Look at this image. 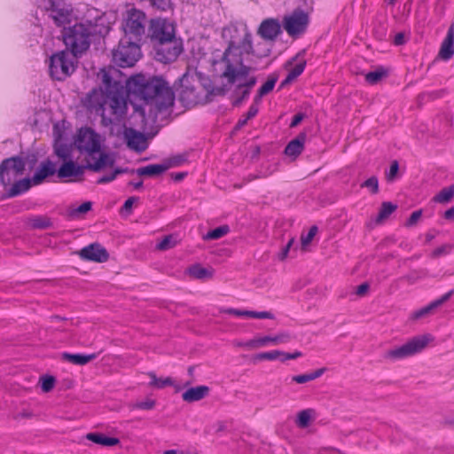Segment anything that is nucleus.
<instances>
[{
    "label": "nucleus",
    "instance_id": "obj_18",
    "mask_svg": "<svg viewBox=\"0 0 454 454\" xmlns=\"http://www.w3.org/2000/svg\"><path fill=\"white\" fill-rule=\"evenodd\" d=\"M292 340L291 334L286 332L279 333L277 335L271 336H263L259 338H254L246 341L244 344L246 348L248 349H257L262 347L267 346L269 343L279 344V343H287Z\"/></svg>",
    "mask_w": 454,
    "mask_h": 454
},
{
    "label": "nucleus",
    "instance_id": "obj_39",
    "mask_svg": "<svg viewBox=\"0 0 454 454\" xmlns=\"http://www.w3.org/2000/svg\"><path fill=\"white\" fill-rule=\"evenodd\" d=\"M34 229H48L52 226L51 220L47 216H35L30 220Z\"/></svg>",
    "mask_w": 454,
    "mask_h": 454
},
{
    "label": "nucleus",
    "instance_id": "obj_23",
    "mask_svg": "<svg viewBox=\"0 0 454 454\" xmlns=\"http://www.w3.org/2000/svg\"><path fill=\"white\" fill-rule=\"evenodd\" d=\"M56 172L55 164L51 160L43 161L31 178L33 184H42L47 177L53 176Z\"/></svg>",
    "mask_w": 454,
    "mask_h": 454
},
{
    "label": "nucleus",
    "instance_id": "obj_12",
    "mask_svg": "<svg viewBox=\"0 0 454 454\" xmlns=\"http://www.w3.org/2000/svg\"><path fill=\"white\" fill-rule=\"evenodd\" d=\"M153 48L155 51V59L165 64L176 60L183 51L182 42L176 35L173 38L154 44Z\"/></svg>",
    "mask_w": 454,
    "mask_h": 454
},
{
    "label": "nucleus",
    "instance_id": "obj_3",
    "mask_svg": "<svg viewBox=\"0 0 454 454\" xmlns=\"http://www.w3.org/2000/svg\"><path fill=\"white\" fill-rule=\"evenodd\" d=\"M114 160L107 153H101L98 159L93 162L86 160L85 165H79L73 159L63 161L57 171L59 178L80 177L83 175L85 169L98 172L106 167H113Z\"/></svg>",
    "mask_w": 454,
    "mask_h": 454
},
{
    "label": "nucleus",
    "instance_id": "obj_37",
    "mask_svg": "<svg viewBox=\"0 0 454 454\" xmlns=\"http://www.w3.org/2000/svg\"><path fill=\"white\" fill-rule=\"evenodd\" d=\"M281 355H283V351L280 350H272L269 352H262L258 353L254 356L253 362L256 363L262 360H276L280 359L281 360Z\"/></svg>",
    "mask_w": 454,
    "mask_h": 454
},
{
    "label": "nucleus",
    "instance_id": "obj_34",
    "mask_svg": "<svg viewBox=\"0 0 454 454\" xmlns=\"http://www.w3.org/2000/svg\"><path fill=\"white\" fill-rule=\"evenodd\" d=\"M454 196V184L442 189L434 198L433 200L437 203L445 204L450 202Z\"/></svg>",
    "mask_w": 454,
    "mask_h": 454
},
{
    "label": "nucleus",
    "instance_id": "obj_48",
    "mask_svg": "<svg viewBox=\"0 0 454 454\" xmlns=\"http://www.w3.org/2000/svg\"><path fill=\"white\" fill-rule=\"evenodd\" d=\"M55 385V378L52 376H43L41 378V387L45 393L50 392Z\"/></svg>",
    "mask_w": 454,
    "mask_h": 454
},
{
    "label": "nucleus",
    "instance_id": "obj_46",
    "mask_svg": "<svg viewBox=\"0 0 454 454\" xmlns=\"http://www.w3.org/2000/svg\"><path fill=\"white\" fill-rule=\"evenodd\" d=\"M278 81V78L276 76H270L267 80L265 83H263L260 88L259 91L261 95H267L269 94L273 89Z\"/></svg>",
    "mask_w": 454,
    "mask_h": 454
},
{
    "label": "nucleus",
    "instance_id": "obj_30",
    "mask_svg": "<svg viewBox=\"0 0 454 454\" xmlns=\"http://www.w3.org/2000/svg\"><path fill=\"white\" fill-rule=\"evenodd\" d=\"M86 438L94 443L103 446H114L119 444L120 440L115 437H109L104 434L99 433H89L86 434Z\"/></svg>",
    "mask_w": 454,
    "mask_h": 454
},
{
    "label": "nucleus",
    "instance_id": "obj_38",
    "mask_svg": "<svg viewBox=\"0 0 454 454\" xmlns=\"http://www.w3.org/2000/svg\"><path fill=\"white\" fill-rule=\"evenodd\" d=\"M258 111L259 108L256 106H250L247 113L238 121L235 126V129H240L243 128L249 120L254 118L258 114Z\"/></svg>",
    "mask_w": 454,
    "mask_h": 454
},
{
    "label": "nucleus",
    "instance_id": "obj_53",
    "mask_svg": "<svg viewBox=\"0 0 454 454\" xmlns=\"http://www.w3.org/2000/svg\"><path fill=\"white\" fill-rule=\"evenodd\" d=\"M186 160L185 155L179 154L168 159V162L164 164V166H168L169 168L177 167L183 164Z\"/></svg>",
    "mask_w": 454,
    "mask_h": 454
},
{
    "label": "nucleus",
    "instance_id": "obj_24",
    "mask_svg": "<svg viewBox=\"0 0 454 454\" xmlns=\"http://www.w3.org/2000/svg\"><path fill=\"white\" fill-rule=\"evenodd\" d=\"M452 294H453V291L450 290V292L443 294L439 299L429 303L427 306L421 308L419 310L414 311L411 315V318L416 320V319L427 317V315L432 313L435 309H437L438 307L442 305L444 302H446L450 298Z\"/></svg>",
    "mask_w": 454,
    "mask_h": 454
},
{
    "label": "nucleus",
    "instance_id": "obj_56",
    "mask_svg": "<svg viewBox=\"0 0 454 454\" xmlns=\"http://www.w3.org/2000/svg\"><path fill=\"white\" fill-rule=\"evenodd\" d=\"M398 169H399V164L396 160L393 161L391 163V166H390V168H389V172L387 174V179L388 181H392L395 179L397 172H398Z\"/></svg>",
    "mask_w": 454,
    "mask_h": 454
},
{
    "label": "nucleus",
    "instance_id": "obj_28",
    "mask_svg": "<svg viewBox=\"0 0 454 454\" xmlns=\"http://www.w3.org/2000/svg\"><path fill=\"white\" fill-rule=\"evenodd\" d=\"M305 139L306 135L304 133L300 134L287 144L285 148V153L293 157L300 155L303 150Z\"/></svg>",
    "mask_w": 454,
    "mask_h": 454
},
{
    "label": "nucleus",
    "instance_id": "obj_40",
    "mask_svg": "<svg viewBox=\"0 0 454 454\" xmlns=\"http://www.w3.org/2000/svg\"><path fill=\"white\" fill-rule=\"evenodd\" d=\"M230 231L228 225H221L212 231H209L205 236L204 239H218Z\"/></svg>",
    "mask_w": 454,
    "mask_h": 454
},
{
    "label": "nucleus",
    "instance_id": "obj_2",
    "mask_svg": "<svg viewBox=\"0 0 454 454\" xmlns=\"http://www.w3.org/2000/svg\"><path fill=\"white\" fill-rule=\"evenodd\" d=\"M222 35L228 41V47L221 58L214 61V67L220 77L236 82L252 71L251 67L244 64L242 51L250 49V39L253 36L247 24L242 22L230 23L223 27Z\"/></svg>",
    "mask_w": 454,
    "mask_h": 454
},
{
    "label": "nucleus",
    "instance_id": "obj_54",
    "mask_svg": "<svg viewBox=\"0 0 454 454\" xmlns=\"http://www.w3.org/2000/svg\"><path fill=\"white\" fill-rule=\"evenodd\" d=\"M92 207V203L90 201L83 202L82 205H80L78 207L74 208L71 212L72 216H76L81 214H85L89 212Z\"/></svg>",
    "mask_w": 454,
    "mask_h": 454
},
{
    "label": "nucleus",
    "instance_id": "obj_29",
    "mask_svg": "<svg viewBox=\"0 0 454 454\" xmlns=\"http://www.w3.org/2000/svg\"><path fill=\"white\" fill-rule=\"evenodd\" d=\"M62 357L65 361H67L73 364L76 365H84L88 363L91 362L97 357V354H69V353H63Z\"/></svg>",
    "mask_w": 454,
    "mask_h": 454
},
{
    "label": "nucleus",
    "instance_id": "obj_57",
    "mask_svg": "<svg viewBox=\"0 0 454 454\" xmlns=\"http://www.w3.org/2000/svg\"><path fill=\"white\" fill-rule=\"evenodd\" d=\"M292 380L298 384H304L306 382L311 381L312 379L309 373H305L294 376Z\"/></svg>",
    "mask_w": 454,
    "mask_h": 454
},
{
    "label": "nucleus",
    "instance_id": "obj_8",
    "mask_svg": "<svg viewBox=\"0 0 454 454\" xmlns=\"http://www.w3.org/2000/svg\"><path fill=\"white\" fill-rule=\"evenodd\" d=\"M139 42L127 37L121 38L118 47L113 51L114 62L121 67L134 66L141 55Z\"/></svg>",
    "mask_w": 454,
    "mask_h": 454
},
{
    "label": "nucleus",
    "instance_id": "obj_32",
    "mask_svg": "<svg viewBox=\"0 0 454 454\" xmlns=\"http://www.w3.org/2000/svg\"><path fill=\"white\" fill-rule=\"evenodd\" d=\"M315 411L312 409L302 410L297 414L295 424L300 428H306L309 426Z\"/></svg>",
    "mask_w": 454,
    "mask_h": 454
},
{
    "label": "nucleus",
    "instance_id": "obj_11",
    "mask_svg": "<svg viewBox=\"0 0 454 454\" xmlns=\"http://www.w3.org/2000/svg\"><path fill=\"white\" fill-rule=\"evenodd\" d=\"M26 168L24 160L20 156L4 159L0 164V184L4 187L11 185L22 176Z\"/></svg>",
    "mask_w": 454,
    "mask_h": 454
},
{
    "label": "nucleus",
    "instance_id": "obj_17",
    "mask_svg": "<svg viewBox=\"0 0 454 454\" xmlns=\"http://www.w3.org/2000/svg\"><path fill=\"white\" fill-rule=\"evenodd\" d=\"M76 254L83 261L95 262H105L108 260L109 254L106 248L98 243H92L76 252Z\"/></svg>",
    "mask_w": 454,
    "mask_h": 454
},
{
    "label": "nucleus",
    "instance_id": "obj_58",
    "mask_svg": "<svg viewBox=\"0 0 454 454\" xmlns=\"http://www.w3.org/2000/svg\"><path fill=\"white\" fill-rule=\"evenodd\" d=\"M294 238L289 239V241L287 242V244L282 249L281 253L278 255L280 260H284V259L286 258L288 251H289L290 247H292V245L294 244Z\"/></svg>",
    "mask_w": 454,
    "mask_h": 454
},
{
    "label": "nucleus",
    "instance_id": "obj_51",
    "mask_svg": "<svg viewBox=\"0 0 454 454\" xmlns=\"http://www.w3.org/2000/svg\"><path fill=\"white\" fill-rule=\"evenodd\" d=\"M306 66V61L302 60L296 64L288 73L291 79L295 80L299 75L302 74Z\"/></svg>",
    "mask_w": 454,
    "mask_h": 454
},
{
    "label": "nucleus",
    "instance_id": "obj_41",
    "mask_svg": "<svg viewBox=\"0 0 454 454\" xmlns=\"http://www.w3.org/2000/svg\"><path fill=\"white\" fill-rule=\"evenodd\" d=\"M177 244L176 238L174 235L165 236L156 246L157 249L165 251L173 248Z\"/></svg>",
    "mask_w": 454,
    "mask_h": 454
},
{
    "label": "nucleus",
    "instance_id": "obj_20",
    "mask_svg": "<svg viewBox=\"0 0 454 454\" xmlns=\"http://www.w3.org/2000/svg\"><path fill=\"white\" fill-rule=\"evenodd\" d=\"M124 136L129 148L138 153L146 149V138L143 133L130 128L125 130Z\"/></svg>",
    "mask_w": 454,
    "mask_h": 454
},
{
    "label": "nucleus",
    "instance_id": "obj_7",
    "mask_svg": "<svg viewBox=\"0 0 454 454\" xmlns=\"http://www.w3.org/2000/svg\"><path fill=\"white\" fill-rule=\"evenodd\" d=\"M178 100L184 106H192L204 100L203 90L197 74L186 72L180 78Z\"/></svg>",
    "mask_w": 454,
    "mask_h": 454
},
{
    "label": "nucleus",
    "instance_id": "obj_42",
    "mask_svg": "<svg viewBox=\"0 0 454 454\" xmlns=\"http://www.w3.org/2000/svg\"><path fill=\"white\" fill-rule=\"evenodd\" d=\"M189 274L197 279H202L205 278L211 277V274L208 272V270L200 265H193L191 268H189Z\"/></svg>",
    "mask_w": 454,
    "mask_h": 454
},
{
    "label": "nucleus",
    "instance_id": "obj_14",
    "mask_svg": "<svg viewBox=\"0 0 454 454\" xmlns=\"http://www.w3.org/2000/svg\"><path fill=\"white\" fill-rule=\"evenodd\" d=\"M309 24V15L301 9H295L283 19V27L291 36L302 34Z\"/></svg>",
    "mask_w": 454,
    "mask_h": 454
},
{
    "label": "nucleus",
    "instance_id": "obj_59",
    "mask_svg": "<svg viewBox=\"0 0 454 454\" xmlns=\"http://www.w3.org/2000/svg\"><path fill=\"white\" fill-rule=\"evenodd\" d=\"M300 356H301V353L300 351H295L294 353L283 352V355H281V361L285 362L289 359H296Z\"/></svg>",
    "mask_w": 454,
    "mask_h": 454
},
{
    "label": "nucleus",
    "instance_id": "obj_16",
    "mask_svg": "<svg viewBox=\"0 0 454 454\" xmlns=\"http://www.w3.org/2000/svg\"><path fill=\"white\" fill-rule=\"evenodd\" d=\"M249 74L250 72H247L244 77L236 82H231L227 77H221L223 80H225L228 84H237L234 91L236 98L232 102L234 106H239L242 102L249 97L252 88L256 84V77L254 75H249Z\"/></svg>",
    "mask_w": 454,
    "mask_h": 454
},
{
    "label": "nucleus",
    "instance_id": "obj_4",
    "mask_svg": "<svg viewBox=\"0 0 454 454\" xmlns=\"http://www.w3.org/2000/svg\"><path fill=\"white\" fill-rule=\"evenodd\" d=\"M431 334L417 335L401 346H396L385 351L383 356L386 360L396 362L413 356L422 352L433 341Z\"/></svg>",
    "mask_w": 454,
    "mask_h": 454
},
{
    "label": "nucleus",
    "instance_id": "obj_21",
    "mask_svg": "<svg viewBox=\"0 0 454 454\" xmlns=\"http://www.w3.org/2000/svg\"><path fill=\"white\" fill-rule=\"evenodd\" d=\"M272 42L262 39L253 44L252 38L250 39V49L242 51V57L244 55L252 54L258 59L266 58L270 54Z\"/></svg>",
    "mask_w": 454,
    "mask_h": 454
},
{
    "label": "nucleus",
    "instance_id": "obj_63",
    "mask_svg": "<svg viewBox=\"0 0 454 454\" xmlns=\"http://www.w3.org/2000/svg\"><path fill=\"white\" fill-rule=\"evenodd\" d=\"M303 119H304L303 114L300 113V114H295L290 123V127L291 128L296 127Z\"/></svg>",
    "mask_w": 454,
    "mask_h": 454
},
{
    "label": "nucleus",
    "instance_id": "obj_61",
    "mask_svg": "<svg viewBox=\"0 0 454 454\" xmlns=\"http://www.w3.org/2000/svg\"><path fill=\"white\" fill-rule=\"evenodd\" d=\"M449 249H450V247H449V246H446V245L442 246V247H437L436 249H434V250L433 251V253H432V255H433L434 257H438V256H440V255H442V254H447V253H448V251H449Z\"/></svg>",
    "mask_w": 454,
    "mask_h": 454
},
{
    "label": "nucleus",
    "instance_id": "obj_44",
    "mask_svg": "<svg viewBox=\"0 0 454 454\" xmlns=\"http://www.w3.org/2000/svg\"><path fill=\"white\" fill-rule=\"evenodd\" d=\"M155 406V401L153 399H147L143 402H137L129 404L130 410L141 409V410H153Z\"/></svg>",
    "mask_w": 454,
    "mask_h": 454
},
{
    "label": "nucleus",
    "instance_id": "obj_22",
    "mask_svg": "<svg viewBox=\"0 0 454 454\" xmlns=\"http://www.w3.org/2000/svg\"><path fill=\"white\" fill-rule=\"evenodd\" d=\"M454 55V23H452L448 31L445 38L443 39L440 51L438 52V58L442 60H449Z\"/></svg>",
    "mask_w": 454,
    "mask_h": 454
},
{
    "label": "nucleus",
    "instance_id": "obj_50",
    "mask_svg": "<svg viewBox=\"0 0 454 454\" xmlns=\"http://www.w3.org/2000/svg\"><path fill=\"white\" fill-rule=\"evenodd\" d=\"M361 187H366L371 189V192L372 194H376L379 192V181L378 178L373 176L365 180L362 184Z\"/></svg>",
    "mask_w": 454,
    "mask_h": 454
},
{
    "label": "nucleus",
    "instance_id": "obj_13",
    "mask_svg": "<svg viewBox=\"0 0 454 454\" xmlns=\"http://www.w3.org/2000/svg\"><path fill=\"white\" fill-rule=\"evenodd\" d=\"M174 35L176 31L173 23L160 18L151 20L146 37L153 45L173 38Z\"/></svg>",
    "mask_w": 454,
    "mask_h": 454
},
{
    "label": "nucleus",
    "instance_id": "obj_19",
    "mask_svg": "<svg viewBox=\"0 0 454 454\" xmlns=\"http://www.w3.org/2000/svg\"><path fill=\"white\" fill-rule=\"evenodd\" d=\"M281 24L278 20L270 18L264 20L258 28V35L262 39L270 42H274L276 38L281 34Z\"/></svg>",
    "mask_w": 454,
    "mask_h": 454
},
{
    "label": "nucleus",
    "instance_id": "obj_43",
    "mask_svg": "<svg viewBox=\"0 0 454 454\" xmlns=\"http://www.w3.org/2000/svg\"><path fill=\"white\" fill-rule=\"evenodd\" d=\"M129 170L128 168H118L116 169H114L112 173H110L109 175H105L103 176H101L98 181L97 183L98 184H106V183H109V182H112L113 180H114L116 178V176L120 174H122V173H127L129 172Z\"/></svg>",
    "mask_w": 454,
    "mask_h": 454
},
{
    "label": "nucleus",
    "instance_id": "obj_27",
    "mask_svg": "<svg viewBox=\"0 0 454 454\" xmlns=\"http://www.w3.org/2000/svg\"><path fill=\"white\" fill-rule=\"evenodd\" d=\"M33 184L31 178L26 177L20 180H15L11 184V187L7 192V198H13L28 191Z\"/></svg>",
    "mask_w": 454,
    "mask_h": 454
},
{
    "label": "nucleus",
    "instance_id": "obj_47",
    "mask_svg": "<svg viewBox=\"0 0 454 454\" xmlns=\"http://www.w3.org/2000/svg\"><path fill=\"white\" fill-rule=\"evenodd\" d=\"M151 5L156 10L166 12L172 7L171 0H149Z\"/></svg>",
    "mask_w": 454,
    "mask_h": 454
},
{
    "label": "nucleus",
    "instance_id": "obj_26",
    "mask_svg": "<svg viewBox=\"0 0 454 454\" xmlns=\"http://www.w3.org/2000/svg\"><path fill=\"white\" fill-rule=\"evenodd\" d=\"M223 313H227L230 315L237 316V317H247L259 319H273L274 315L270 311H252V310H242L237 309H225L221 310Z\"/></svg>",
    "mask_w": 454,
    "mask_h": 454
},
{
    "label": "nucleus",
    "instance_id": "obj_5",
    "mask_svg": "<svg viewBox=\"0 0 454 454\" xmlns=\"http://www.w3.org/2000/svg\"><path fill=\"white\" fill-rule=\"evenodd\" d=\"M90 35L91 32L89 27L81 23L74 24L73 27L65 28L63 41L72 55L78 57L89 49Z\"/></svg>",
    "mask_w": 454,
    "mask_h": 454
},
{
    "label": "nucleus",
    "instance_id": "obj_33",
    "mask_svg": "<svg viewBox=\"0 0 454 454\" xmlns=\"http://www.w3.org/2000/svg\"><path fill=\"white\" fill-rule=\"evenodd\" d=\"M397 206L392 202L385 201L382 202L379 214L376 218V223H380L386 220L392 213L395 211Z\"/></svg>",
    "mask_w": 454,
    "mask_h": 454
},
{
    "label": "nucleus",
    "instance_id": "obj_25",
    "mask_svg": "<svg viewBox=\"0 0 454 454\" xmlns=\"http://www.w3.org/2000/svg\"><path fill=\"white\" fill-rule=\"evenodd\" d=\"M209 391L210 389L207 386L190 387L182 394V398L187 403L198 402L207 396Z\"/></svg>",
    "mask_w": 454,
    "mask_h": 454
},
{
    "label": "nucleus",
    "instance_id": "obj_52",
    "mask_svg": "<svg viewBox=\"0 0 454 454\" xmlns=\"http://www.w3.org/2000/svg\"><path fill=\"white\" fill-rule=\"evenodd\" d=\"M317 231L318 229L316 225L311 226L309 232L305 236H301V245L303 247L309 245L317 233Z\"/></svg>",
    "mask_w": 454,
    "mask_h": 454
},
{
    "label": "nucleus",
    "instance_id": "obj_15",
    "mask_svg": "<svg viewBox=\"0 0 454 454\" xmlns=\"http://www.w3.org/2000/svg\"><path fill=\"white\" fill-rule=\"evenodd\" d=\"M43 8L51 12L50 16L57 26H62L71 21L73 9L63 0H46Z\"/></svg>",
    "mask_w": 454,
    "mask_h": 454
},
{
    "label": "nucleus",
    "instance_id": "obj_62",
    "mask_svg": "<svg viewBox=\"0 0 454 454\" xmlns=\"http://www.w3.org/2000/svg\"><path fill=\"white\" fill-rule=\"evenodd\" d=\"M138 199L137 197H129L123 204L122 210L129 212L135 201Z\"/></svg>",
    "mask_w": 454,
    "mask_h": 454
},
{
    "label": "nucleus",
    "instance_id": "obj_10",
    "mask_svg": "<svg viewBox=\"0 0 454 454\" xmlns=\"http://www.w3.org/2000/svg\"><path fill=\"white\" fill-rule=\"evenodd\" d=\"M145 12L137 9L129 11L122 24L124 37L142 41L145 37Z\"/></svg>",
    "mask_w": 454,
    "mask_h": 454
},
{
    "label": "nucleus",
    "instance_id": "obj_1",
    "mask_svg": "<svg viewBox=\"0 0 454 454\" xmlns=\"http://www.w3.org/2000/svg\"><path fill=\"white\" fill-rule=\"evenodd\" d=\"M120 71L113 67L100 69L98 77L101 80V91L105 95L97 112L101 111L103 119L106 112L119 120L126 111L127 103L124 98V83L129 95H134L143 100L142 105H135V114L144 122L146 116L155 120L159 114L171 109L175 103V93L168 82L161 77H146L142 74L130 76L125 81L116 80Z\"/></svg>",
    "mask_w": 454,
    "mask_h": 454
},
{
    "label": "nucleus",
    "instance_id": "obj_36",
    "mask_svg": "<svg viewBox=\"0 0 454 454\" xmlns=\"http://www.w3.org/2000/svg\"><path fill=\"white\" fill-rule=\"evenodd\" d=\"M54 153L58 156V158L62 160V161H66V160L73 159L72 148H71V146H69L67 145H64V144L55 145Z\"/></svg>",
    "mask_w": 454,
    "mask_h": 454
},
{
    "label": "nucleus",
    "instance_id": "obj_55",
    "mask_svg": "<svg viewBox=\"0 0 454 454\" xmlns=\"http://www.w3.org/2000/svg\"><path fill=\"white\" fill-rule=\"evenodd\" d=\"M421 215H422L421 209L412 212L411 215H410L409 219L405 223V226L411 227V226L416 225L418 221L420 219Z\"/></svg>",
    "mask_w": 454,
    "mask_h": 454
},
{
    "label": "nucleus",
    "instance_id": "obj_9",
    "mask_svg": "<svg viewBox=\"0 0 454 454\" xmlns=\"http://www.w3.org/2000/svg\"><path fill=\"white\" fill-rule=\"evenodd\" d=\"M72 53L60 51L53 54L50 59L49 71L52 79L64 81L70 76L75 70Z\"/></svg>",
    "mask_w": 454,
    "mask_h": 454
},
{
    "label": "nucleus",
    "instance_id": "obj_45",
    "mask_svg": "<svg viewBox=\"0 0 454 454\" xmlns=\"http://www.w3.org/2000/svg\"><path fill=\"white\" fill-rule=\"evenodd\" d=\"M386 72L383 70H376L373 72H369L365 74V80L370 84H376L379 82L385 75Z\"/></svg>",
    "mask_w": 454,
    "mask_h": 454
},
{
    "label": "nucleus",
    "instance_id": "obj_60",
    "mask_svg": "<svg viewBox=\"0 0 454 454\" xmlns=\"http://www.w3.org/2000/svg\"><path fill=\"white\" fill-rule=\"evenodd\" d=\"M369 288H370V286L368 283H363L357 286L356 294L358 296H364L367 294V292L369 291Z\"/></svg>",
    "mask_w": 454,
    "mask_h": 454
},
{
    "label": "nucleus",
    "instance_id": "obj_35",
    "mask_svg": "<svg viewBox=\"0 0 454 454\" xmlns=\"http://www.w3.org/2000/svg\"><path fill=\"white\" fill-rule=\"evenodd\" d=\"M147 375L150 377L151 381L149 385L151 387H156V388H163L167 386H172L174 384V381L171 378H158L156 374L153 372H149Z\"/></svg>",
    "mask_w": 454,
    "mask_h": 454
},
{
    "label": "nucleus",
    "instance_id": "obj_6",
    "mask_svg": "<svg viewBox=\"0 0 454 454\" xmlns=\"http://www.w3.org/2000/svg\"><path fill=\"white\" fill-rule=\"evenodd\" d=\"M74 146L85 156V160L93 162L98 159L101 153L100 137L90 128H81L74 138Z\"/></svg>",
    "mask_w": 454,
    "mask_h": 454
},
{
    "label": "nucleus",
    "instance_id": "obj_49",
    "mask_svg": "<svg viewBox=\"0 0 454 454\" xmlns=\"http://www.w3.org/2000/svg\"><path fill=\"white\" fill-rule=\"evenodd\" d=\"M422 278V274L418 270H413L409 272L406 275H403L398 280L399 281H405L410 285H412L416 283L419 279Z\"/></svg>",
    "mask_w": 454,
    "mask_h": 454
},
{
    "label": "nucleus",
    "instance_id": "obj_31",
    "mask_svg": "<svg viewBox=\"0 0 454 454\" xmlns=\"http://www.w3.org/2000/svg\"><path fill=\"white\" fill-rule=\"evenodd\" d=\"M168 169V166H164V164H151L137 168L136 172L139 176H154L162 174Z\"/></svg>",
    "mask_w": 454,
    "mask_h": 454
},
{
    "label": "nucleus",
    "instance_id": "obj_64",
    "mask_svg": "<svg viewBox=\"0 0 454 454\" xmlns=\"http://www.w3.org/2000/svg\"><path fill=\"white\" fill-rule=\"evenodd\" d=\"M325 371H326V368L323 367V368H319V369L310 372L309 374L311 376L312 380L321 377L325 373Z\"/></svg>",
    "mask_w": 454,
    "mask_h": 454
}]
</instances>
